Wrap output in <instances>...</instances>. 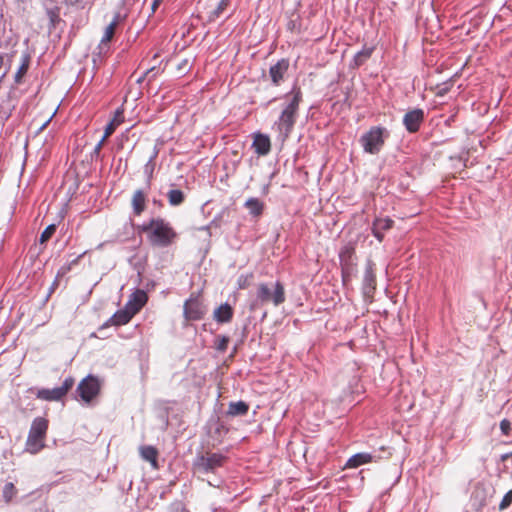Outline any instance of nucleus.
Returning <instances> with one entry per match:
<instances>
[{"label":"nucleus","mask_w":512,"mask_h":512,"mask_svg":"<svg viewBox=\"0 0 512 512\" xmlns=\"http://www.w3.org/2000/svg\"><path fill=\"white\" fill-rule=\"evenodd\" d=\"M142 230L148 233V239L153 246L168 247L177 238L173 227L162 218H153L142 226Z\"/></svg>","instance_id":"1"},{"label":"nucleus","mask_w":512,"mask_h":512,"mask_svg":"<svg viewBox=\"0 0 512 512\" xmlns=\"http://www.w3.org/2000/svg\"><path fill=\"white\" fill-rule=\"evenodd\" d=\"M291 93L293 97L290 103L282 111L277 122L278 130L280 134L283 136V139L288 138L293 130L294 124L296 122L299 104L302 100V92L299 87H294Z\"/></svg>","instance_id":"2"},{"label":"nucleus","mask_w":512,"mask_h":512,"mask_svg":"<svg viewBox=\"0 0 512 512\" xmlns=\"http://www.w3.org/2000/svg\"><path fill=\"white\" fill-rule=\"evenodd\" d=\"M49 421L44 417H36L30 427L25 443V450L30 454H37L45 447V438Z\"/></svg>","instance_id":"3"},{"label":"nucleus","mask_w":512,"mask_h":512,"mask_svg":"<svg viewBox=\"0 0 512 512\" xmlns=\"http://www.w3.org/2000/svg\"><path fill=\"white\" fill-rule=\"evenodd\" d=\"M388 136L386 128L373 126L361 136L360 143L366 153L374 155L380 152Z\"/></svg>","instance_id":"4"},{"label":"nucleus","mask_w":512,"mask_h":512,"mask_svg":"<svg viewBox=\"0 0 512 512\" xmlns=\"http://www.w3.org/2000/svg\"><path fill=\"white\" fill-rule=\"evenodd\" d=\"M286 300L284 285L277 281L271 289L266 283L257 286L256 301L260 304L272 303L279 306Z\"/></svg>","instance_id":"5"},{"label":"nucleus","mask_w":512,"mask_h":512,"mask_svg":"<svg viewBox=\"0 0 512 512\" xmlns=\"http://www.w3.org/2000/svg\"><path fill=\"white\" fill-rule=\"evenodd\" d=\"M102 381L94 375L83 378L76 389L79 397L85 404H91L100 394Z\"/></svg>","instance_id":"6"},{"label":"nucleus","mask_w":512,"mask_h":512,"mask_svg":"<svg viewBox=\"0 0 512 512\" xmlns=\"http://www.w3.org/2000/svg\"><path fill=\"white\" fill-rule=\"evenodd\" d=\"M227 458L221 453L205 452L198 456L194 461V469L200 473L214 472L215 469L222 467Z\"/></svg>","instance_id":"7"},{"label":"nucleus","mask_w":512,"mask_h":512,"mask_svg":"<svg viewBox=\"0 0 512 512\" xmlns=\"http://www.w3.org/2000/svg\"><path fill=\"white\" fill-rule=\"evenodd\" d=\"M75 379L72 376L67 377L60 387L53 389H39L36 393L38 399L44 401H60L74 386Z\"/></svg>","instance_id":"8"},{"label":"nucleus","mask_w":512,"mask_h":512,"mask_svg":"<svg viewBox=\"0 0 512 512\" xmlns=\"http://www.w3.org/2000/svg\"><path fill=\"white\" fill-rule=\"evenodd\" d=\"M205 307L197 297H190L184 303V317L190 321H197L205 315Z\"/></svg>","instance_id":"9"},{"label":"nucleus","mask_w":512,"mask_h":512,"mask_svg":"<svg viewBox=\"0 0 512 512\" xmlns=\"http://www.w3.org/2000/svg\"><path fill=\"white\" fill-rule=\"evenodd\" d=\"M424 121V111L416 108L408 111L403 117V124L408 132L416 133Z\"/></svg>","instance_id":"10"},{"label":"nucleus","mask_w":512,"mask_h":512,"mask_svg":"<svg viewBox=\"0 0 512 512\" xmlns=\"http://www.w3.org/2000/svg\"><path fill=\"white\" fill-rule=\"evenodd\" d=\"M148 295L144 290L137 289L130 296L125 306L132 311V314H137L146 305Z\"/></svg>","instance_id":"11"},{"label":"nucleus","mask_w":512,"mask_h":512,"mask_svg":"<svg viewBox=\"0 0 512 512\" xmlns=\"http://www.w3.org/2000/svg\"><path fill=\"white\" fill-rule=\"evenodd\" d=\"M288 69L289 61L287 59H281L270 67L269 76L275 86H279L283 82Z\"/></svg>","instance_id":"12"},{"label":"nucleus","mask_w":512,"mask_h":512,"mask_svg":"<svg viewBox=\"0 0 512 512\" xmlns=\"http://www.w3.org/2000/svg\"><path fill=\"white\" fill-rule=\"evenodd\" d=\"M252 148L255 153L264 156L267 155L271 150L270 138L262 133H255L253 136Z\"/></svg>","instance_id":"13"},{"label":"nucleus","mask_w":512,"mask_h":512,"mask_svg":"<svg viewBox=\"0 0 512 512\" xmlns=\"http://www.w3.org/2000/svg\"><path fill=\"white\" fill-rule=\"evenodd\" d=\"M394 221L391 218H376L373 222L372 233L382 242L384 239V232L390 230L393 227Z\"/></svg>","instance_id":"14"},{"label":"nucleus","mask_w":512,"mask_h":512,"mask_svg":"<svg viewBox=\"0 0 512 512\" xmlns=\"http://www.w3.org/2000/svg\"><path fill=\"white\" fill-rule=\"evenodd\" d=\"M135 316L132 314L126 306L123 309L116 311L112 317L109 318L106 326H122L130 322V320Z\"/></svg>","instance_id":"15"},{"label":"nucleus","mask_w":512,"mask_h":512,"mask_svg":"<svg viewBox=\"0 0 512 512\" xmlns=\"http://www.w3.org/2000/svg\"><path fill=\"white\" fill-rule=\"evenodd\" d=\"M147 193L141 189L136 190L131 198L133 213L140 216L146 209Z\"/></svg>","instance_id":"16"},{"label":"nucleus","mask_w":512,"mask_h":512,"mask_svg":"<svg viewBox=\"0 0 512 512\" xmlns=\"http://www.w3.org/2000/svg\"><path fill=\"white\" fill-rule=\"evenodd\" d=\"M376 289V275L373 264H368L363 278V292L365 295H371Z\"/></svg>","instance_id":"17"},{"label":"nucleus","mask_w":512,"mask_h":512,"mask_svg":"<svg viewBox=\"0 0 512 512\" xmlns=\"http://www.w3.org/2000/svg\"><path fill=\"white\" fill-rule=\"evenodd\" d=\"M140 456L143 460L149 462L153 469H158V456L159 452L156 447L151 445H144L139 448Z\"/></svg>","instance_id":"18"},{"label":"nucleus","mask_w":512,"mask_h":512,"mask_svg":"<svg viewBox=\"0 0 512 512\" xmlns=\"http://www.w3.org/2000/svg\"><path fill=\"white\" fill-rule=\"evenodd\" d=\"M233 308L228 304H221L214 310L213 318L218 323H229L233 318Z\"/></svg>","instance_id":"19"},{"label":"nucleus","mask_w":512,"mask_h":512,"mask_svg":"<svg viewBox=\"0 0 512 512\" xmlns=\"http://www.w3.org/2000/svg\"><path fill=\"white\" fill-rule=\"evenodd\" d=\"M372 461H373V456L370 453H366V452L357 453V454L351 456L347 460V462L345 464V468H349V469L357 468L361 465L371 463Z\"/></svg>","instance_id":"20"},{"label":"nucleus","mask_w":512,"mask_h":512,"mask_svg":"<svg viewBox=\"0 0 512 512\" xmlns=\"http://www.w3.org/2000/svg\"><path fill=\"white\" fill-rule=\"evenodd\" d=\"M249 411V405L240 400L237 402H230L228 405L227 415L231 417L244 416Z\"/></svg>","instance_id":"21"},{"label":"nucleus","mask_w":512,"mask_h":512,"mask_svg":"<svg viewBox=\"0 0 512 512\" xmlns=\"http://www.w3.org/2000/svg\"><path fill=\"white\" fill-rule=\"evenodd\" d=\"M374 47L364 46L363 49L357 52L353 58V67L358 68L362 66L373 54Z\"/></svg>","instance_id":"22"},{"label":"nucleus","mask_w":512,"mask_h":512,"mask_svg":"<svg viewBox=\"0 0 512 512\" xmlns=\"http://www.w3.org/2000/svg\"><path fill=\"white\" fill-rule=\"evenodd\" d=\"M245 207L249 210V213L254 217H259L264 211V203L258 198H249L245 202Z\"/></svg>","instance_id":"23"},{"label":"nucleus","mask_w":512,"mask_h":512,"mask_svg":"<svg viewBox=\"0 0 512 512\" xmlns=\"http://www.w3.org/2000/svg\"><path fill=\"white\" fill-rule=\"evenodd\" d=\"M168 201L172 206H178L184 202V193L179 189H172L167 194Z\"/></svg>","instance_id":"24"},{"label":"nucleus","mask_w":512,"mask_h":512,"mask_svg":"<svg viewBox=\"0 0 512 512\" xmlns=\"http://www.w3.org/2000/svg\"><path fill=\"white\" fill-rule=\"evenodd\" d=\"M30 64V57L29 55H23L22 57V63L18 69V71L15 74V82L20 83L23 76L27 73L28 68Z\"/></svg>","instance_id":"25"},{"label":"nucleus","mask_w":512,"mask_h":512,"mask_svg":"<svg viewBox=\"0 0 512 512\" xmlns=\"http://www.w3.org/2000/svg\"><path fill=\"white\" fill-rule=\"evenodd\" d=\"M354 252H355V249L351 244L345 245L339 253V258H340L341 263L348 265Z\"/></svg>","instance_id":"26"},{"label":"nucleus","mask_w":512,"mask_h":512,"mask_svg":"<svg viewBox=\"0 0 512 512\" xmlns=\"http://www.w3.org/2000/svg\"><path fill=\"white\" fill-rule=\"evenodd\" d=\"M17 494V489L13 483L9 482L3 487V498L6 503H9Z\"/></svg>","instance_id":"27"},{"label":"nucleus","mask_w":512,"mask_h":512,"mask_svg":"<svg viewBox=\"0 0 512 512\" xmlns=\"http://www.w3.org/2000/svg\"><path fill=\"white\" fill-rule=\"evenodd\" d=\"M56 225L55 224H50L49 226H47L44 231L41 233L40 235V239H39V242L41 244H44L46 243L48 240L51 239V237L54 235V233L56 232Z\"/></svg>","instance_id":"28"},{"label":"nucleus","mask_w":512,"mask_h":512,"mask_svg":"<svg viewBox=\"0 0 512 512\" xmlns=\"http://www.w3.org/2000/svg\"><path fill=\"white\" fill-rule=\"evenodd\" d=\"M230 0H220L217 7L211 12L210 20L218 18L229 5Z\"/></svg>","instance_id":"29"},{"label":"nucleus","mask_w":512,"mask_h":512,"mask_svg":"<svg viewBox=\"0 0 512 512\" xmlns=\"http://www.w3.org/2000/svg\"><path fill=\"white\" fill-rule=\"evenodd\" d=\"M116 26H117V22L113 21L106 27L104 35L101 40L102 43L109 42L113 38Z\"/></svg>","instance_id":"30"},{"label":"nucleus","mask_w":512,"mask_h":512,"mask_svg":"<svg viewBox=\"0 0 512 512\" xmlns=\"http://www.w3.org/2000/svg\"><path fill=\"white\" fill-rule=\"evenodd\" d=\"M124 120H125L124 108L123 107H119L114 112V115H113V118L111 119V122L118 127L119 125H121L124 122Z\"/></svg>","instance_id":"31"},{"label":"nucleus","mask_w":512,"mask_h":512,"mask_svg":"<svg viewBox=\"0 0 512 512\" xmlns=\"http://www.w3.org/2000/svg\"><path fill=\"white\" fill-rule=\"evenodd\" d=\"M229 343V337L227 336H218L216 340V349L220 352H224L227 350Z\"/></svg>","instance_id":"32"},{"label":"nucleus","mask_w":512,"mask_h":512,"mask_svg":"<svg viewBox=\"0 0 512 512\" xmlns=\"http://www.w3.org/2000/svg\"><path fill=\"white\" fill-rule=\"evenodd\" d=\"M512 503V490L508 491L499 504V510H506Z\"/></svg>","instance_id":"33"},{"label":"nucleus","mask_w":512,"mask_h":512,"mask_svg":"<svg viewBox=\"0 0 512 512\" xmlns=\"http://www.w3.org/2000/svg\"><path fill=\"white\" fill-rule=\"evenodd\" d=\"M116 128L117 126L110 121L105 127L104 135L102 138L107 140L115 132Z\"/></svg>","instance_id":"34"},{"label":"nucleus","mask_w":512,"mask_h":512,"mask_svg":"<svg viewBox=\"0 0 512 512\" xmlns=\"http://www.w3.org/2000/svg\"><path fill=\"white\" fill-rule=\"evenodd\" d=\"M500 429H501V432L505 435V436H508L510 434V430H511V423L509 420L507 419H503L501 422H500Z\"/></svg>","instance_id":"35"},{"label":"nucleus","mask_w":512,"mask_h":512,"mask_svg":"<svg viewBox=\"0 0 512 512\" xmlns=\"http://www.w3.org/2000/svg\"><path fill=\"white\" fill-rule=\"evenodd\" d=\"M158 71L159 70H157L156 67H152V68L146 70L145 74L138 79V82L141 83L144 80V78L149 75H151L150 79L155 78L156 75L158 74Z\"/></svg>","instance_id":"36"},{"label":"nucleus","mask_w":512,"mask_h":512,"mask_svg":"<svg viewBox=\"0 0 512 512\" xmlns=\"http://www.w3.org/2000/svg\"><path fill=\"white\" fill-rule=\"evenodd\" d=\"M106 140H104V138H102L98 143L97 145L95 146L94 150H93V156H96L98 157L100 155V151L103 147V145L105 144Z\"/></svg>","instance_id":"37"},{"label":"nucleus","mask_w":512,"mask_h":512,"mask_svg":"<svg viewBox=\"0 0 512 512\" xmlns=\"http://www.w3.org/2000/svg\"><path fill=\"white\" fill-rule=\"evenodd\" d=\"M162 1L163 0H153L152 5H151L152 12L156 11V9L159 7V5L161 4Z\"/></svg>","instance_id":"38"},{"label":"nucleus","mask_w":512,"mask_h":512,"mask_svg":"<svg viewBox=\"0 0 512 512\" xmlns=\"http://www.w3.org/2000/svg\"><path fill=\"white\" fill-rule=\"evenodd\" d=\"M248 285L247 283V278H245V280L243 281V283L241 282V278L239 279V287L240 288H246V286Z\"/></svg>","instance_id":"39"},{"label":"nucleus","mask_w":512,"mask_h":512,"mask_svg":"<svg viewBox=\"0 0 512 512\" xmlns=\"http://www.w3.org/2000/svg\"><path fill=\"white\" fill-rule=\"evenodd\" d=\"M70 1H71V3H78L79 2V0H75V1L70 0Z\"/></svg>","instance_id":"40"}]
</instances>
